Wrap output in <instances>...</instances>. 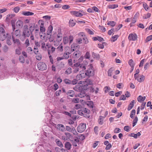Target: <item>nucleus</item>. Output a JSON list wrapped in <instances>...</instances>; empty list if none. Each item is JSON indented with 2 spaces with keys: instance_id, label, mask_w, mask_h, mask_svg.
I'll return each mask as SVG.
<instances>
[{
  "instance_id": "1",
  "label": "nucleus",
  "mask_w": 152,
  "mask_h": 152,
  "mask_svg": "<svg viewBox=\"0 0 152 152\" xmlns=\"http://www.w3.org/2000/svg\"><path fill=\"white\" fill-rule=\"evenodd\" d=\"M88 66V69L86 70V76L88 77L94 76L95 75V70L91 64Z\"/></svg>"
},
{
  "instance_id": "2",
  "label": "nucleus",
  "mask_w": 152,
  "mask_h": 152,
  "mask_svg": "<svg viewBox=\"0 0 152 152\" xmlns=\"http://www.w3.org/2000/svg\"><path fill=\"white\" fill-rule=\"evenodd\" d=\"M73 39V37L72 35H70L69 37H64L63 38V43L66 45L69 43L70 45L72 42Z\"/></svg>"
},
{
  "instance_id": "3",
  "label": "nucleus",
  "mask_w": 152,
  "mask_h": 152,
  "mask_svg": "<svg viewBox=\"0 0 152 152\" xmlns=\"http://www.w3.org/2000/svg\"><path fill=\"white\" fill-rule=\"evenodd\" d=\"M38 69L39 70L43 71L46 70L47 68L46 64L43 62H40L37 64Z\"/></svg>"
},
{
  "instance_id": "4",
  "label": "nucleus",
  "mask_w": 152,
  "mask_h": 152,
  "mask_svg": "<svg viewBox=\"0 0 152 152\" xmlns=\"http://www.w3.org/2000/svg\"><path fill=\"white\" fill-rule=\"evenodd\" d=\"M73 89L76 91H80V92L82 90H86V85L84 86L83 84L82 85H76L75 87H74Z\"/></svg>"
},
{
  "instance_id": "5",
  "label": "nucleus",
  "mask_w": 152,
  "mask_h": 152,
  "mask_svg": "<svg viewBox=\"0 0 152 152\" xmlns=\"http://www.w3.org/2000/svg\"><path fill=\"white\" fill-rule=\"evenodd\" d=\"M99 89L98 88H96V90L95 91V94H97ZM88 92L90 93H93L94 91V88L91 86H88V87L86 86V92Z\"/></svg>"
},
{
  "instance_id": "6",
  "label": "nucleus",
  "mask_w": 152,
  "mask_h": 152,
  "mask_svg": "<svg viewBox=\"0 0 152 152\" xmlns=\"http://www.w3.org/2000/svg\"><path fill=\"white\" fill-rule=\"evenodd\" d=\"M72 134L68 132H65L64 135L62 136V139L64 140L70 139L72 138Z\"/></svg>"
},
{
  "instance_id": "7",
  "label": "nucleus",
  "mask_w": 152,
  "mask_h": 152,
  "mask_svg": "<svg viewBox=\"0 0 152 152\" xmlns=\"http://www.w3.org/2000/svg\"><path fill=\"white\" fill-rule=\"evenodd\" d=\"M86 129V124L81 123L78 126L77 128L78 132L81 133Z\"/></svg>"
},
{
  "instance_id": "8",
  "label": "nucleus",
  "mask_w": 152,
  "mask_h": 152,
  "mask_svg": "<svg viewBox=\"0 0 152 152\" xmlns=\"http://www.w3.org/2000/svg\"><path fill=\"white\" fill-rule=\"evenodd\" d=\"M137 35L135 33L130 34L128 37L129 41H135L137 39Z\"/></svg>"
},
{
  "instance_id": "9",
  "label": "nucleus",
  "mask_w": 152,
  "mask_h": 152,
  "mask_svg": "<svg viewBox=\"0 0 152 152\" xmlns=\"http://www.w3.org/2000/svg\"><path fill=\"white\" fill-rule=\"evenodd\" d=\"M71 50L72 51L78 50L80 48V46L76 43H73L71 46Z\"/></svg>"
},
{
  "instance_id": "10",
  "label": "nucleus",
  "mask_w": 152,
  "mask_h": 152,
  "mask_svg": "<svg viewBox=\"0 0 152 152\" xmlns=\"http://www.w3.org/2000/svg\"><path fill=\"white\" fill-rule=\"evenodd\" d=\"M74 16L76 17H81L83 15V14L81 13L80 11H72L70 12Z\"/></svg>"
},
{
  "instance_id": "11",
  "label": "nucleus",
  "mask_w": 152,
  "mask_h": 152,
  "mask_svg": "<svg viewBox=\"0 0 152 152\" xmlns=\"http://www.w3.org/2000/svg\"><path fill=\"white\" fill-rule=\"evenodd\" d=\"M86 59H87V60H86V63L87 62V61L89 63V64L91 63H92L93 61V59L91 58L90 55V53L88 52H87L86 53ZM88 64L86 63V65Z\"/></svg>"
},
{
  "instance_id": "12",
  "label": "nucleus",
  "mask_w": 152,
  "mask_h": 152,
  "mask_svg": "<svg viewBox=\"0 0 152 152\" xmlns=\"http://www.w3.org/2000/svg\"><path fill=\"white\" fill-rule=\"evenodd\" d=\"M136 77V78H135V79H136L139 82H141L143 81L145 79V76L143 75H141L140 77V78L138 76H137Z\"/></svg>"
},
{
  "instance_id": "13",
  "label": "nucleus",
  "mask_w": 152,
  "mask_h": 152,
  "mask_svg": "<svg viewBox=\"0 0 152 152\" xmlns=\"http://www.w3.org/2000/svg\"><path fill=\"white\" fill-rule=\"evenodd\" d=\"M12 37L13 40V41L14 43H16L18 46L20 45V42L19 40L18 39H15L13 35H12Z\"/></svg>"
},
{
  "instance_id": "14",
  "label": "nucleus",
  "mask_w": 152,
  "mask_h": 152,
  "mask_svg": "<svg viewBox=\"0 0 152 152\" xmlns=\"http://www.w3.org/2000/svg\"><path fill=\"white\" fill-rule=\"evenodd\" d=\"M41 21L42 23H41V25L40 26V30L42 33L45 31V29L44 27V23L42 21L39 20V22Z\"/></svg>"
},
{
  "instance_id": "15",
  "label": "nucleus",
  "mask_w": 152,
  "mask_h": 152,
  "mask_svg": "<svg viewBox=\"0 0 152 152\" xmlns=\"http://www.w3.org/2000/svg\"><path fill=\"white\" fill-rule=\"evenodd\" d=\"M17 26L19 28H22L23 26V22L21 20H18L16 24Z\"/></svg>"
},
{
  "instance_id": "16",
  "label": "nucleus",
  "mask_w": 152,
  "mask_h": 152,
  "mask_svg": "<svg viewBox=\"0 0 152 152\" xmlns=\"http://www.w3.org/2000/svg\"><path fill=\"white\" fill-rule=\"evenodd\" d=\"M31 33L30 31H29L28 29L24 30L23 31V34L22 36L24 35V36H26L27 37H29Z\"/></svg>"
},
{
  "instance_id": "17",
  "label": "nucleus",
  "mask_w": 152,
  "mask_h": 152,
  "mask_svg": "<svg viewBox=\"0 0 152 152\" xmlns=\"http://www.w3.org/2000/svg\"><path fill=\"white\" fill-rule=\"evenodd\" d=\"M57 128L59 130L61 131L62 132H64L65 130V128L64 125L61 124H58L57 125Z\"/></svg>"
},
{
  "instance_id": "18",
  "label": "nucleus",
  "mask_w": 152,
  "mask_h": 152,
  "mask_svg": "<svg viewBox=\"0 0 152 152\" xmlns=\"http://www.w3.org/2000/svg\"><path fill=\"white\" fill-rule=\"evenodd\" d=\"M72 145L71 143L68 142H65L64 144L65 148L67 149V150H70L71 149Z\"/></svg>"
},
{
  "instance_id": "19",
  "label": "nucleus",
  "mask_w": 152,
  "mask_h": 152,
  "mask_svg": "<svg viewBox=\"0 0 152 152\" xmlns=\"http://www.w3.org/2000/svg\"><path fill=\"white\" fill-rule=\"evenodd\" d=\"M31 26L29 27V29L31 34L33 33L34 30L35 24L34 23H31Z\"/></svg>"
},
{
  "instance_id": "20",
  "label": "nucleus",
  "mask_w": 152,
  "mask_h": 152,
  "mask_svg": "<svg viewBox=\"0 0 152 152\" xmlns=\"http://www.w3.org/2000/svg\"><path fill=\"white\" fill-rule=\"evenodd\" d=\"M134 100H132L131 102L127 108L128 110L129 111L130 110L133 108L134 104Z\"/></svg>"
},
{
  "instance_id": "21",
  "label": "nucleus",
  "mask_w": 152,
  "mask_h": 152,
  "mask_svg": "<svg viewBox=\"0 0 152 152\" xmlns=\"http://www.w3.org/2000/svg\"><path fill=\"white\" fill-rule=\"evenodd\" d=\"M66 94L69 96L73 97L75 94V92L73 90H69L66 93Z\"/></svg>"
},
{
  "instance_id": "22",
  "label": "nucleus",
  "mask_w": 152,
  "mask_h": 152,
  "mask_svg": "<svg viewBox=\"0 0 152 152\" xmlns=\"http://www.w3.org/2000/svg\"><path fill=\"white\" fill-rule=\"evenodd\" d=\"M80 92V93L78 94V96L82 98L86 96L85 90H82Z\"/></svg>"
},
{
  "instance_id": "23",
  "label": "nucleus",
  "mask_w": 152,
  "mask_h": 152,
  "mask_svg": "<svg viewBox=\"0 0 152 152\" xmlns=\"http://www.w3.org/2000/svg\"><path fill=\"white\" fill-rule=\"evenodd\" d=\"M130 136L134 137V138L136 139L138 137H139L141 135L140 132H138L137 133L135 134L134 133H132L130 134Z\"/></svg>"
},
{
  "instance_id": "24",
  "label": "nucleus",
  "mask_w": 152,
  "mask_h": 152,
  "mask_svg": "<svg viewBox=\"0 0 152 152\" xmlns=\"http://www.w3.org/2000/svg\"><path fill=\"white\" fill-rule=\"evenodd\" d=\"M76 21L74 20L70 19L69 21V26L73 27L76 24Z\"/></svg>"
},
{
  "instance_id": "25",
  "label": "nucleus",
  "mask_w": 152,
  "mask_h": 152,
  "mask_svg": "<svg viewBox=\"0 0 152 152\" xmlns=\"http://www.w3.org/2000/svg\"><path fill=\"white\" fill-rule=\"evenodd\" d=\"M86 104L91 109H92L93 107V103L91 101H88L86 102Z\"/></svg>"
},
{
  "instance_id": "26",
  "label": "nucleus",
  "mask_w": 152,
  "mask_h": 152,
  "mask_svg": "<svg viewBox=\"0 0 152 152\" xmlns=\"http://www.w3.org/2000/svg\"><path fill=\"white\" fill-rule=\"evenodd\" d=\"M80 75L79 76L81 77V78H84L86 77V71L83 69L80 72Z\"/></svg>"
},
{
  "instance_id": "27",
  "label": "nucleus",
  "mask_w": 152,
  "mask_h": 152,
  "mask_svg": "<svg viewBox=\"0 0 152 152\" xmlns=\"http://www.w3.org/2000/svg\"><path fill=\"white\" fill-rule=\"evenodd\" d=\"M53 29V26L51 25H50L48 27V30L47 31V35H49L51 33Z\"/></svg>"
},
{
  "instance_id": "28",
  "label": "nucleus",
  "mask_w": 152,
  "mask_h": 152,
  "mask_svg": "<svg viewBox=\"0 0 152 152\" xmlns=\"http://www.w3.org/2000/svg\"><path fill=\"white\" fill-rule=\"evenodd\" d=\"M104 118V117L102 116H100L98 120L99 124L100 125H102L103 124V119Z\"/></svg>"
},
{
  "instance_id": "29",
  "label": "nucleus",
  "mask_w": 152,
  "mask_h": 152,
  "mask_svg": "<svg viewBox=\"0 0 152 152\" xmlns=\"http://www.w3.org/2000/svg\"><path fill=\"white\" fill-rule=\"evenodd\" d=\"M114 69L113 67L110 68L108 70L107 72L108 75L109 76H111L112 75V73L114 70Z\"/></svg>"
},
{
  "instance_id": "30",
  "label": "nucleus",
  "mask_w": 152,
  "mask_h": 152,
  "mask_svg": "<svg viewBox=\"0 0 152 152\" xmlns=\"http://www.w3.org/2000/svg\"><path fill=\"white\" fill-rule=\"evenodd\" d=\"M62 34L58 33L57 35V40L58 42H60L62 39Z\"/></svg>"
},
{
  "instance_id": "31",
  "label": "nucleus",
  "mask_w": 152,
  "mask_h": 152,
  "mask_svg": "<svg viewBox=\"0 0 152 152\" xmlns=\"http://www.w3.org/2000/svg\"><path fill=\"white\" fill-rule=\"evenodd\" d=\"M22 14L25 16L32 15H34V13L30 12H23Z\"/></svg>"
},
{
  "instance_id": "32",
  "label": "nucleus",
  "mask_w": 152,
  "mask_h": 152,
  "mask_svg": "<svg viewBox=\"0 0 152 152\" xmlns=\"http://www.w3.org/2000/svg\"><path fill=\"white\" fill-rule=\"evenodd\" d=\"M55 141L58 146L61 147V148L63 147V145L62 142L58 139H56Z\"/></svg>"
},
{
  "instance_id": "33",
  "label": "nucleus",
  "mask_w": 152,
  "mask_h": 152,
  "mask_svg": "<svg viewBox=\"0 0 152 152\" xmlns=\"http://www.w3.org/2000/svg\"><path fill=\"white\" fill-rule=\"evenodd\" d=\"M22 48L20 47H18V48H16L15 49V54L18 55H20L21 53V50Z\"/></svg>"
},
{
  "instance_id": "34",
  "label": "nucleus",
  "mask_w": 152,
  "mask_h": 152,
  "mask_svg": "<svg viewBox=\"0 0 152 152\" xmlns=\"http://www.w3.org/2000/svg\"><path fill=\"white\" fill-rule=\"evenodd\" d=\"M146 97L144 96L142 97L141 96H139L137 98V101L140 102H141L145 100Z\"/></svg>"
},
{
  "instance_id": "35",
  "label": "nucleus",
  "mask_w": 152,
  "mask_h": 152,
  "mask_svg": "<svg viewBox=\"0 0 152 152\" xmlns=\"http://www.w3.org/2000/svg\"><path fill=\"white\" fill-rule=\"evenodd\" d=\"M78 36L79 37H81L83 40H85V33L83 32H80L78 34Z\"/></svg>"
},
{
  "instance_id": "36",
  "label": "nucleus",
  "mask_w": 152,
  "mask_h": 152,
  "mask_svg": "<svg viewBox=\"0 0 152 152\" xmlns=\"http://www.w3.org/2000/svg\"><path fill=\"white\" fill-rule=\"evenodd\" d=\"M116 24V23L113 21H109L107 23V25H110L112 27L115 26Z\"/></svg>"
},
{
  "instance_id": "37",
  "label": "nucleus",
  "mask_w": 152,
  "mask_h": 152,
  "mask_svg": "<svg viewBox=\"0 0 152 152\" xmlns=\"http://www.w3.org/2000/svg\"><path fill=\"white\" fill-rule=\"evenodd\" d=\"M56 50L58 51L62 52L63 51V46L62 44H60L56 48Z\"/></svg>"
},
{
  "instance_id": "38",
  "label": "nucleus",
  "mask_w": 152,
  "mask_h": 152,
  "mask_svg": "<svg viewBox=\"0 0 152 152\" xmlns=\"http://www.w3.org/2000/svg\"><path fill=\"white\" fill-rule=\"evenodd\" d=\"M128 63L131 67H134V64L133 61L132 59H130Z\"/></svg>"
},
{
  "instance_id": "39",
  "label": "nucleus",
  "mask_w": 152,
  "mask_h": 152,
  "mask_svg": "<svg viewBox=\"0 0 152 152\" xmlns=\"http://www.w3.org/2000/svg\"><path fill=\"white\" fill-rule=\"evenodd\" d=\"M118 6L117 4H113L109 5L108 6V7L109 9H114L118 7Z\"/></svg>"
},
{
  "instance_id": "40",
  "label": "nucleus",
  "mask_w": 152,
  "mask_h": 152,
  "mask_svg": "<svg viewBox=\"0 0 152 152\" xmlns=\"http://www.w3.org/2000/svg\"><path fill=\"white\" fill-rule=\"evenodd\" d=\"M15 34L17 37H20V31L19 29H17L15 30Z\"/></svg>"
},
{
  "instance_id": "41",
  "label": "nucleus",
  "mask_w": 152,
  "mask_h": 152,
  "mask_svg": "<svg viewBox=\"0 0 152 152\" xmlns=\"http://www.w3.org/2000/svg\"><path fill=\"white\" fill-rule=\"evenodd\" d=\"M118 37L119 36L118 35H115L112 36V37L111 41L113 42L115 41L117 39Z\"/></svg>"
},
{
  "instance_id": "42",
  "label": "nucleus",
  "mask_w": 152,
  "mask_h": 152,
  "mask_svg": "<svg viewBox=\"0 0 152 152\" xmlns=\"http://www.w3.org/2000/svg\"><path fill=\"white\" fill-rule=\"evenodd\" d=\"M65 83L66 84L69 85L71 84V81L68 79H65L64 80Z\"/></svg>"
},
{
  "instance_id": "43",
  "label": "nucleus",
  "mask_w": 152,
  "mask_h": 152,
  "mask_svg": "<svg viewBox=\"0 0 152 152\" xmlns=\"http://www.w3.org/2000/svg\"><path fill=\"white\" fill-rule=\"evenodd\" d=\"M151 14L150 13H148L145 14L143 16V18L144 19L148 18L151 17Z\"/></svg>"
},
{
  "instance_id": "44",
  "label": "nucleus",
  "mask_w": 152,
  "mask_h": 152,
  "mask_svg": "<svg viewBox=\"0 0 152 152\" xmlns=\"http://www.w3.org/2000/svg\"><path fill=\"white\" fill-rule=\"evenodd\" d=\"M19 61L22 63H23L25 62V58L23 56H20L19 57Z\"/></svg>"
},
{
  "instance_id": "45",
  "label": "nucleus",
  "mask_w": 152,
  "mask_h": 152,
  "mask_svg": "<svg viewBox=\"0 0 152 152\" xmlns=\"http://www.w3.org/2000/svg\"><path fill=\"white\" fill-rule=\"evenodd\" d=\"M72 72V68L71 67H69L66 71L65 73L67 75H69Z\"/></svg>"
},
{
  "instance_id": "46",
  "label": "nucleus",
  "mask_w": 152,
  "mask_h": 152,
  "mask_svg": "<svg viewBox=\"0 0 152 152\" xmlns=\"http://www.w3.org/2000/svg\"><path fill=\"white\" fill-rule=\"evenodd\" d=\"M138 121V118L137 117L135 118L134 119L133 121L132 126L133 127L134 126L137 124Z\"/></svg>"
},
{
  "instance_id": "47",
  "label": "nucleus",
  "mask_w": 152,
  "mask_h": 152,
  "mask_svg": "<svg viewBox=\"0 0 152 152\" xmlns=\"http://www.w3.org/2000/svg\"><path fill=\"white\" fill-rule=\"evenodd\" d=\"M92 82L90 79H88L86 80V85H92Z\"/></svg>"
},
{
  "instance_id": "48",
  "label": "nucleus",
  "mask_w": 152,
  "mask_h": 152,
  "mask_svg": "<svg viewBox=\"0 0 152 152\" xmlns=\"http://www.w3.org/2000/svg\"><path fill=\"white\" fill-rule=\"evenodd\" d=\"M74 56L75 58H78L80 56V53L77 52V51L76 52H75L74 53Z\"/></svg>"
},
{
  "instance_id": "49",
  "label": "nucleus",
  "mask_w": 152,
  "mask_h": 152,
  "mask_svg": "<svg viewBox=\"0 0 152 152\" xmlns=\"http://www.w3.org/2000/svg\"><path fill=\"white\" fill-rule=\"evenodd\" d=\"M135 112L136 111L135 110H132L130 115V117L131 118H133L135 114Z\"/></svg>"
},
{
  "instance_id": "50",
  "label": "nucleus",
  "mask_w": 152,
  "mask_h": 152,
  "mask_svg": "<svg viewBox=\"0 0 152 152\" xmlns=\"http://www.w3.org/2000/svg\"><path fill=\"white\" fill-rule=\"evenodd\" d=\"M42 40L40 41L39 42L35 41V44L36 47H40V44H41Z\"/></svg>"
},
{
  "instance_id": "51",
  "label": "nucleus",
  "mask_w": 152,
  "mask_h": 152,
  "mask_svg": "<svg viewBox=\"0 0 152 152\" xmlns=\"http://www.w3.org/2000/svg\"><path fill=\"white\" fill-rule=\"evenodd\" d=\"M78 138H79V140H83L85 138V136L82 134L78 135Z\"/></svg>"
},
{
  "instance_id": "52",
  "label": "nucleus",
  "mask_w": 152,
  "mask_h": 152,
  "mask_svg": "<svg viewBox=\"0 0 152 152\" xmlns=\"http://www.w3.org/2000/svg\"><path fill=\"white\" fill-rule=\"evenodd\" d=\"M143 6L145 10L146 11H148L149 9V7L147 5V4L146 3H144L143 4Z\"/></svg>"
},
{
  "instance_id": "53",
  "label": "nucleus",
  "mask_w": 152,
  "mask_h": 152,
  "mask_svg": "<svg viewBox=\"0 0 152 152\" xmlns=\"http://www.w3.org/2000/svg\"><path fill=\"white\" fill-rule=\"evenodd\" d=\"M72 101L75 103H78L79 102V99L78 98H74L72 99Z\"/></svg>"
},
{
  "instance_id": "54",
  "label": "nucleus",
  "mask_w": 152,
  "mask_h": 152,
  "mask_svg": "<svg viewBox=\"0 0 152 152\" xmlns=\"http://www.w3.org/2000/svg\"><path fill=\"white\" fill-rule=\"evenodd\" d=\"M152 39V35L148 36L146 38L145 41L146 42H148Z\"/></svg>"
},
{
  "instance_id": "55",
  "label": "nucleus",
  "mask_w": 152,
  "mask_h": 152,
  "mask_svg": "<svg viewBox=\"0 0 152 152\" xmlns=\"http://www.w3.org/2000/svg\"><path fill=\"white\" fill-rule=\"evenodd\" d=\"M6 38H7V39H11V36L10 34L8 36H6L5 34H3V38L4 39H5Z\"/></svg>"
},
{
  "instance_id": "56",
  "label": "nucleus",
  "mask_w": 152,
  "mask_h": 152,
  "mask_svg": "<svg viewBox=\"0 0 152 152\" xmlns=\"http://www.w3.org/2000/svg\"><path fill=\"white\" fill-rule=\"evenodd\" d=\"M8 46L7 45H5L3 47V50L4 52H7L8 51Z\"/></svg>"
},
{
  "instance_id": "57",
  "label": "nucleus",
  "mask_w": 152,
  "mask_h": 152,
  "mask_svg": "<svg viewBox=\"0 0 152 152\" xmlns=\"http://www.w3.org/2000/svg\"><path fill=\"white\" fill-rule=\"evenodd\" d=\"M63 57L64 59H67L69 58V55L67 54V53H65L63 54Z\"/></svg>"
},
{
  "instance_id": "58",
  "label": "nucleus",
  "mask_w": 152,
  "mask_h": 152,
  "mask_svg": "<svg viewBox=\"0 0 152 152\" xmlns=\"http://www.w3.org/2000/svg\"><path fill=\"white\" fill-rule=\"evenodd\" d=\"M110 89V87L108 86H106L104 88V90L105 93H106L108 92Z\"/></svg>"
},
{
  "instance_id": "59",
  "label": "nucleus",
  "mask_w": 152,
  "mask_h": 152,
  "mask_svg": "<svg viewBox=\"0 0 152 152\" xmlns=\"http://www.w3.org/2000/svg\"><path fill=\"white\" fill-rule=\"evenodd\" d=\"M83 40L81 37H79L76 39V42L80 44L82 43V40Z\"/></svg>"
},
{
  "instance_id": "60",
  "label": "nucleus",
  "mask_w": 152,
  "mask_h": 152,
  "mask_svg": "<svg viewBox=\"0 0 152 152\" xmlns=\"http://www.w3.org/2000/svg\"><path fill=\"white\" fill-rule=\"evenodd\" d=\"M5 31L4 29L2 27H0V34H4Z\"/></svg>"
},
{
  "instance_id": "61",
  "label": "nucleus",
  "mask_w": 152,
  "mask_h": 152,
  "mask_svg": "<svg viewBox=\"0 0 152 152\" xmlns=\"http://www.w3.org/2000/svg\"><path fill=\"white\" fill-rule=\"evenodd\" d=\"M99 143V141H96L93 144V148H95L98 145V143Z\"/></svg>"
},
{
  "instance_id": "62",
  "label": "nucleus",
  "mask_w": 152,
  "mask_h": 152,
  "mask_svg": "<svg viewBox=\"0 0 152 152\" xmlns=\"http://www.w3.org/2000/svg\"><path fill=\"white\" fill-rule=\"evenodd\" d=\"M86 31L90 34L93 35L94 34V32L90 29H86Z\"/></svg>"
},
{
  "instance_id": "63",
  "label": "nucleus",
  "mask_w": 152,
  "mask_h": 152,
  "mask_svg": "<svg viewBox=\"0 0 152 152\" xmlns=\"http://www.w3.org/2000/svg\"><path fill=\"white\" fill-rule=\"evenodd\" d=\"M34 52L35 54L37 55L38 54L39 50L37 47H34Z\"/></svg>"
},
{
  "instance_id": "64",
  "label": "nucleus",
  "mask_w": 152,
  "mask_h": 152,
  "mask_svg": "<svg viewBox=\"0 0 152 152\" xmlns=\"http://www.w3.org/2000/svg\"><path fill=\"white\" fill-rule=\"evenodd\" d=\"M121 129L118 128H115L114 130V132L115 133H118L121 132Z\"/></svg>"
}]
</instances>
